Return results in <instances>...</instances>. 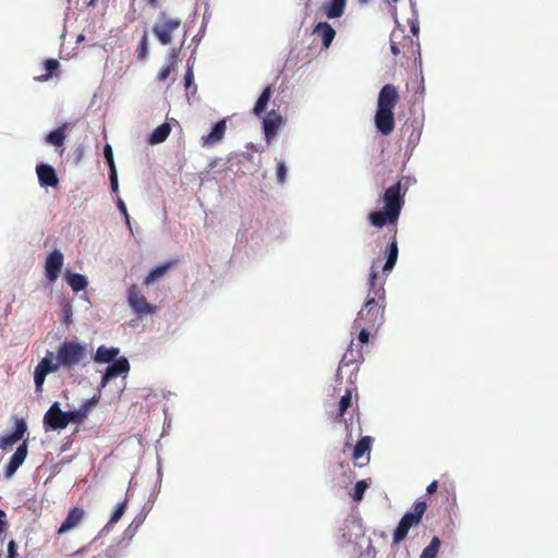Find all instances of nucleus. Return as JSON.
I'll return each instance as SVG.
<instances>
[{
    "instance_id": "nucleus-1",
    "label": "nucleus",
    "mask_w": 558,
    "mask_h": 558,
    "mask_svg": "<svg viewBox=\"0 0 558 558\" xmlns=\"http://www.w3.org/2000/svg\"><path fill=\"white\" fill-rule=\"evenodd\" d=\"M377 278L378 271L373 265L368 278V294L355 319V323L363 322L371 328H378L384 323L385 289L384 283L377 284Z\"/></svg>"
},
{
    "instance_id": "nucleus-2",
    "label": "nucleus",
    "mask_w": 558,
    "mask_h": 558,
    "mask_svg": "<svg viewBox=\"0 0 558 558\" xmlns=\"http://www.w3.org/2000/svg\"><path fill=\"white\" fill-rule=\"evenodd\" d=\"M401 191L402 185L400 181L396 182L385 191L381 197L384 210L371 211L367 216L372 226L383 228L385 225L397 223L404 204Z\"/></svg>"
},
{
    "instance_id": "nucleus-3",
    "label": "nucleus",
    "mask_w": 558,
    "mask_h": 558,
    "mask_svg": "<svg viewBox=\"0 0 558 558\" xmlns=\"http://www.w3.org/2000/svg\"><path fill=\"white\" fill-rule=\"evenodd\" d=\"M87 359V344L73 340H64L60 343L56 360L59 361L62 369L72 371Z\"/></svg>"
},
{
    "instance_id": "nucleus-4",
    "label": "nucleus",
    "mask_w": 558,
    "mask_h": 558,
    "mask_svg": "<svg viewBox=\"0 0 558 558\" xmlns=\"http://www.w3.org/2000/svg\"><path fill=\"white\" fill-rule=\"evenodd\" d=\"M181 25L180 19H168L165 13L160 14V21L153 26V33L163 46L171 43V34Z\"/></svg>"
},
{
    "instance_id": "nucleus-5",
    "label": "nucleus",
    "mask_w": 558,
    "mask_h": 558,
    "mask_svg": "<svg viewBox=\"0 0 558 558\" xmlns=\"http://www.w3.org/2000/svg\"><path fill=\"white\" fill-rule=\"evenodd\" d=\"M130 372V363L128 357L120 356L119 360L113 361L108 364L105 371L102 372V376L99 383L98 389L101 390L107 387V385L114 378L119 376L125 377Z\"/></svg>"
},
{
    "instance_id": "nucleus-6",
    "label": "nucleus",
    "mask_w": 558,
    "mask_h": 558,
    "mask_svg": "<svg viewBox=\"0 0 558 558\" xmlns=\"http://www.w3.org/2000/svg\"><path fill=\"white\" fill-rule=\"evenodd\" d=\"M128 303L138 316L149 315L156 312V307L147 302L136 284L131 286L128 290Z\"/></svg>"
},
{
    "instance_id": "nucleus-7",
    "label": "nucleus",
    "mask_w": 558,
    "mask_h": 558,
    "mask_svg": "<svg viewBox=\"0 0 558 558\" xmlns=\"http://www.w3.org/2000/svg\"><path fill=\"white\" fill-rule=\"evenodd\" d=\"M46 429L58 430L66 427L64 411L61 410L58 401L53 402L44 415Z\"/></svg>"
},
{
    "instance_id": "nucleus-8",
    "label": "nucleus",
    "mask_w": 558,
    "mask_h": 558,
    "mask_svg": "<svg viewBox=\"0 0 558 558\" xmlns=\"http://www.w3.org/2000/svg\"><path fill=\"white\" fill-rule=\"evenodd\" d=\"M398 101L399 94L396 86L392 84H386L379 90L376 110L393 111Z\"/></svg>"
},
{
    "instance_id": "nucleus-9",
    "label": "nucleus",
    "mask_w": 558,
    "mask_h": 558,
    "mask_svg": "<svg viewBox=\"0 0 558 558\" xmlns=\"http://www.w3.org/2000/svg\"><path fill=\"white\" fill-rule=\"evenodd\" d=\"M63 254L60 250L54 248L46 258L45 275L49 282L53 283L59 278L61 268L63 266Z\"/></svg>"
},
{
    "instance_id": "nucleus-10",
    "label": "nucleus",
    "mask_w": 558,
    "mask_h": 558,
    "mask_svg": "<svg viewBox=\"0 0 558 558\" xmlns=\"http://www.w3.org/2000/svg\"><path fill=\"white\" fill-rule=\"evenodd\" d=\"M28 453V447L26 442L21 444L14 453L11 456L8 464L4 468L3 476L5 478H11L19 468L24 463Z\"/></svg>"
},
{
    "instance_id": "nucleus-11",
    "label": "nucleus",
    "mask_w": 558,
    "mask_h": 558,
    "mask_svg": "<svg viewBox=\"0 0 558 558\" xmlns=\"http://www.w3.org/2000/svg\"><path fill=\"white\" fill-rule=\"evenodd\" d=\"M283 123L282 117L275 110L269 111L263 119V131L265 140L269 144L277 135L278 130Z\"/></svg>"
},
{
    "instance_id": "nucleus-12",
    "label": "nucleus",
    "mask_w": 558,
    "mask_h": 558,
    "mask_svg": "<svg viewBox=\"0 0 558 558\" xmlns=\"http://www.w3.org/2000/svg\"><path fill=\"white\" fill-rule=\"evenodd\" d=\"M36 173L38 177V182L43 187H54L59 184L57 172L54 168L49 163H37Z\"/></svg>"
},
{
    "instance_id": "nucleus-13",
    "label": "nucleus",
    "mask_w": 558,
    "mask_h": 558,
    "mask_svg": "<svg viewBox=\"0 0 558 558\" xmlns=\"http://www.w3.org/2000/svg\"><path fill=\"white\" fill-rule=\"evenodd\" d=\"M374 123L379 133L389 135L395 129L393 111L376 110Z\"/></svg>"
},
{
    "instance_id": "nucleus-14",
    "label": "nucleus",
    "mask_w": 558,
    "mask_h": 558,
    "mask_svg": "<svg viewBox=\"0 0 558 558\" xmlns=\"http://www.w3.org/2000/svg\"><path fill=\"white\" fill-rule=\"evenodd\" d=\"M27 430V424L24 418H17L12 433L0 437V449H7L20 441Z\"/></svg>"
},
{
    "instance_id": "nucleus-15",
    "label": "nucleus",
    "mask_w": 558,
    "mask_h": 558,
    "mask_svg": "<svg viewBox=\"0 0 558 558\" xmlns=\"http://www.w3.org/2000/svg\"><path fill=\"white\" fill-rule=\"evenodd\" d=\"M426 508V501L417 500L413 504L412 509L402 515L400 521H405V525L410 529L417 526L423 519Z\"/></svg>"
},
{
    "instance_id": "nucleus-16",
    "label": "nucleus",
    "mask_w": 558,
    "mask_h": 558,
    "mask_svg": "<svg viewBox=\"0 0 558 558\" xmlns=\"http://www.w3.org/2000/svg\"><path fill=\"white\" fill-rule=\"evenodd\" d=\"M426 508V501L417 500L413 504L412 509L402 515L400 521H405V525L410 529L417 526L423 519Z\"/></svg>"
},
{
    "instance_id": "nucleus-17",
    "label": "nucleus",
    "mask_w": 558,
    "mask_h": 558,
    "mask_svg": "<svg viewBox=\"0 0 558 558\" xmlns=\"http://www.w3.org/2000/svg\"><path fill=\"white\" fill-rule=\"evenodd\" d=\"M399 256V247L396 236H392L389 244L385 248V265L383 266V274L389 276L393 270Z\"/></svg>"
},
{
    "instance_id": "nucleus-18",
    "label": "nucleus",
    "mask_w": 558,
    "mask_h": 558,
    "mask_svg": "<svg viewBox=\"0 0 558 558\" xmlns=\"http://www.w3.org/2000/svg\"><path fill=\"white\" fill-rule=\"evenodd\" d=\"M120 349L117 347L99 345L93 355V361L96 364H110L119 360Z\"/></svg>"
},
{
    "instance_id": "nucleus-19",
    "label": "nucleus",
    "mask_w": 558,
    "mask_h": 558,
    "mask_svg": "<svg viewBox=\"0 0 558 558\" xmlns=\"http://www.w3.org/2000/svg\"><path fill=\"white\" fill-rule=\"evenodd\" d=\"M227 129L226 119L217 121L213 126L210 132L202 137L203 146H215L218 144L225 136Z\"/></svg>"
},
{
    "instance_id": "nucleus-20",
    "label": "nucleus",
    "mask_w": 558,
    "mask_h": 558,
    "mask_svg": "<svg viewBox=\"0 0 558 558\" xmlns=\"http://www.w3.org/2000/svg\"><path fill=\"white\" fill-rule=\"evenodd\" d=\"M313 34L320 37L322 46L325 49L331 46L336 37L335 28L327 22H318L313 29Z\"/></svg>"
},
{
    "instance_id": "nucleus-21",
    "label": "nucleus",
    "mask_w": 558,
    "mask_h": 558,
    "mask_svg": "<svg viewBox=\"0 0 558 558\" xmlns=\"http://www.w3.org/2000/svg\"><path fill=\"white\" fill-rule=\"evenodd\" d=\"M84 514H85V512L83 509L77 508V507L72 508L69 511L64 521L59 526L58 533L64 534V533L69 532L70 530L74 529L75 526H77V524L83 519Z\"/></svg>"
},
{
    "instance_id": "nucleus-22",
    "label": "nucleus",
    "mask_w": 558,
    "mask_h": 558,
    "mask_svg": "<svg viewBox=\"0 0 558 558\" xmlns=\"http://www.w3.org/2000/svg\"><path fill=\"white\" fill-rule=\"evenodd\" d=\"M53 359H56L53 353L48 351L35 368L41 371L43 373H45L47 375L51 374V373H56L59 369H62L61 365L59 364V361L58 360L53 361Z\"/></svg>"
},
{
    "instance_id": "nucleus-23",
    "label": "nucleus",
    "mask_w": 558,
    "mask_h": 558,
    "mask_svg": "<svg viewBox=\"0 0 558 558\" xmlns=\"http://www.w3.org/2000/svg\"><path fill=\"white\" fill-rule=\"evenodd\" d=\"M65 280L74 292L84 291L88 284L87 278L84 275L71 272L70 270L65 271Z\"/></svg>"
},
{
    "instance_id": "nucleus-24",
    "label": "nucleus",
    "mask_w": 558,
    "mask_h": 558,
    "mask_svg": "<svg viewBox=\"0 0 558 558\" xmlns=\"http://www.w3.org/2000/svg\"><path fill=\"white\" fill-rule=\"evenodd\" d=\"M66 128H68V124L64 123L61 126L50 131L46 135V143L54 146L56 150H58V147L62 146L65 141V129Z\"/></svg>"
},
{
    "instance_id": "nucleus-25",
    "label": "nucleus",
    "mask_w": 558,
    "mask_h": 558,
    "mask_svg": "<svg viewBox=\"0 0 558 558\" xmlns=\"http://www.w3.org/2000/svg\"><path fill=\"white\" fill-rule=\"evenodd\" d=\"M345 4L347 0H330V2L324 7L326 16L330 20L340 17L344 12Z\"/></svg>"
},
{
    "instance_id": "nucleus-26",
    "label": "nucleus",
    "mask_w": 558,
    "mask_h": 558,
    "mask_svg": "<svg viewBox=\"0 0 558 558\" xmlns=\"http://www.w3.org/2000/svg\"><path fill=\"white\" fill-rule=\"evenodd\" d=\"M271 95H272V87H271V85H267L262 90L260 95L258 96V98L254 105V108H253L254 114L260 116L266 110Z\"/></svg>"
},
{
    "instance_id": "nucleus-27",
    "label": "nucleus",
    "mask_w": 558,
    "mask_h": 558,
    "mask_svg": "<svg viewBox=\"0 0 558 558\" xmlns=\"http://www.w3.org/2000/svg\"><path fill=\"white\" fill-rule=\"evenodd\" d=\"M171 131V128L168 123H162L158 125L149 135L148 142L150 145H157L167 140Z\"/></svg>"
},
{
    "instance_id": "nucleus-28",
    "label": "nucleus",
    "mask_w": 558,
    "mask_h": 558,
    "mask_svg": "<svg viewBox=\"0 0 558 558\" xmlns=\"http://www.w3.org/2000/svg\"><path fill=\"white\" fill-rule=\"evenodd\" d=\"M371 445H372V437L371 436H364L362 437L353 449V459L359 460L361 459L365 453H368L371 451Z\"/></svg>"
},
{
    "instance_id": "nucleus-29",
    "label": "nucleus",
    "mask_w": 558,
    "mask_h": 558,
    "mask_svg": "<svg viewBox=\"0 0 558 558\" xmlns=\"http://www.w3.org/2000/svg\"><path fill=\"white\" fill-rule=\"evenodd\" d=\"M169 267H170V264L166 263V264H162V265H159V266L153 268L148 272V275L145 277L144 284L150 286L153 282H155L156 280L163 277L165 274L167 272V270L169 269Z\"/></svg>"
},
{
    "instance_id": "nucleus-30",
    "label": "nucleus",
    "mask_w": 558,
    "mask_h": 558,
    "mask_svg": "<svg viewBox=\"0 0 558 558\" xmlns=\"http://www.w3.org/2000/svg\"><path fill=\"white\" fill-rule=\"evenodd\" d=\"M441 541L438 536H434L430 543L423 549L421 558H437Z\"/></svg>"
},
{
    "instance_id": "nucleus-31",
    "label": "nucleus",
    "mask_w": 558,
    "mask_h": 558,
    "mask_svg": "<svg viewBox=\"0 0 558 558\" xmlns=\"http://www.w3.org/2000/svg\"><path fill=\"white\" fill-rule=\"evenodd\" d=\"M60 66V63L57 59H47L45 62H44V68L45 70L47 71L46 74H43L38 77H36V80L38 82H47L48 80L51 78L52 76V73Z\"/></svg>"
},
{
    "instance_id": "nucleus-32",
    "label": "nucleus",
    "mask_w": 558,
    "mask_h": 558,
    "mask_svg": "<svg viewBox=\"0 0 558 558\" xmlns=\"http://www.w3.org/2000/svg\"><path fill=\"white\" fill-rule=\"evenodd\" d=\"M410 530L405 521H399L392 534V544L398 545L404 541Z\"/></svg>"
},
{
    "instance_id": "nucleus-33",
    "label": "nucleus",
    "mask_w": 558,
    "mask_h": 558,
    "mask_svg": "<svg viewBox=\"0 0 558 558\" xmlns=\"http://www.w3.org/2000/svg\"><path fill=\"white\" fill-rule=\"evenodd\" d=\"M100 396H94L89 399H86L77 410V412L81 414V417L83 421L87 417L88 413L92 411V409L99 402Z\"/></svg>"
},
{
    "instance_id": "nucleus-34",
    "label": "nucleus",
    "mask_w": 558,
    "mask_h": 558,
    "mask_svg": "<svg viewBox=\"0 0 558 558\" xmlns=\"http://www.w3.org/2000/svg\"><path fill=\"white\" fill-rule=\"evenodd\" d=\"M195 51H193L192 56L187 59L186 62V72L184 75V86L186 90H189L194 85V73H193V66L195 62V58L193 57Z\"/></svg>"
},
{
    "instance_id": "nucleus-35",
    "label": "nucleus",
    "mask_w": 558,
    "mask_h": 558,
    "mask_svg": "<svg viewBox=\"0 0 558 558\" xmlns=\"http://www.w3.org/2000/svg\"><path fill=\"white\" fill-rule=\"evenodd\" d=\"M369 487V483L367 480L357 481L353 487V493L351 497L354 501H361L364 498V494L366 489Z\"/></svg>"
},
{
    "instance_id": "nucleus-36",
    "label": "nucleus",
    "mask_w": 558,
    "mask_h": 558,
    "mask_svg": "<svg viewBox=\"0 0 558 558\" xmlns=\"http://www.w3.org/2000/svg\"><path fill=\"white\" fill-rule=\"evenodd\" d=\"M145 519H146V513H144V512L138 513L133 519V521L128 526V529L125 530V532H124L125 535L129 536V537H133V535L137 532L140 526L144 523Z\"/></svg>"
},
{
    "instance_id": "nucleus-37",
    "label": "nucleus",
    "mask_w": 558,
    "mask_h": 558,
    "mask_svg": "<svg viewBox=\"0 0 558 558\" xmlns=\"http://www.w3.org/2000/svg\"><path fill=\"white\" fill-rule=\"evenodd\" d=\"M148 36L147 33L145 32L137 47V58L140 60H145L148 56Z\"/></svg>"
},
{
    "instance_id": "nucleus-38",
    "label": "nucleus",
    "mask_w": 558,
    "mask_h": 558,
    "mask_svg": "<svg viewBox=\"0 0 558 558\" xmlns=\"http://www.w3.org/2000/svg\"><path fill=\"white\" fill-rule=\"evenodd\" d=\"M352 396L351 391L347 390V392L339 400V413L338 416H343L345 411L351 407Z\"/></svg>"
},
{
    "instance_id": "nucleus-39",
    "label": "nucleus",
    "mask_w": 558,
    "mask_h": 558,
    "mask_svg": "<svg viewBox=\"0 0 558 558\" xmlns=\"http://www.w3.org/2000/svg\"><path fill=\"white\" fill-rule=\"evenodd\" d=\"M288 174V167L284 161L280 160L277 162L276 177L277 182L281 185L286 183Z\"/></svg>"
},
{
    "instance_id": "nucleus-40",
    "label": "nucleus",
    "mask_w": 558,
    "mask_h": 558,
    "mask_svg": "<svg viewBox=\"0 0 558 558\" xmlns=\"http://www.w3.org/2000/svg\"><path fill=\"white\" fill-rule=\"evenodd\" d=\"M125 510H126V501L119 502L109 519V523L110 524L117 523L122 518Z\"/></svg>"
},
{
    "instance_id": "nucleus-41",
    "label": "nucleus",
    "mask_w": 558,
    "mask_h": 558,
    "mask_svg": "<svg viewBox=\"0 0 558 558\" xmlns=\"http://www.w3.org/2000/svg\"><path fill=\"white\" fill-rule=\"evenodd\" d=\"M60 319L68 325L73 323V308L71 304L66 303L63 305Z\"/></svg>"
},
{
    "instance_id": "nucleus-42",
    "label": "nucleus",
    "mask_w": 558,
    "mask_h": 558,
    "mask_svg": "<svg viewBox=\"0 0 558 558\" xmlns=\"http://www.w3.org/2000/svg\"><path fill=\"white\" fill-rule=\"evenodd\" d=\"M64 416L66 420V426L70 423L80 424L83 422V418L81 417V414L77 412L76 409L64 411Z\"/></svg>"
},
{
    "instance_id": "nucleus-43",
    "label": "nucleus",
    "mask_w": 558,
    "mask_h": 558,
    "mask_svg": "<svg viewBox=\"0 0 558 558\" xmlns=\"http://www.w3.org/2000/svg\"><path fill=\"white\" fill-rule=\"evenodd\" d=\"M47 374L43 373L41 371L35 368L34 369V384L36 391H40L43 388V385L45 383Z\"/></svg>"
},
{
    "instance_id": "nucleus-44",
    "label": "nucleus",
    "mask_w": 558,
    "mask_h": 558,
    "mask_svg": "<svg viewBox=\"0 0 558 558\" xmlns=\"http://www.w3.org/2000/svg\"><path fill=\"white\" fill-rule=\"evenodd\" d=\"M104 157L106 159L109 170L111 169V167H116L114 159H113V150H112L111 145H109V144L105 145Z\"/></svg>"
},
{
    "instance_id": "nucleus-45",
    "label": "nucleus",
    "mask_w": 558,
    "mask_h": 558,
    "mask_svg": "<svg viewBox=\"0 0 558 558\" xmlns=\"http://www.w3.org/2000/svg\"><path fill=\"white\" fill-rule=\"evenodd\" d=\"M109 181L112 192L118 193L119 191V182H118V172L116 167H111L109 170Z\"/></svg>"
},
{
    "instance_id": "nucleus-46",
    "label": "nucleus",
    "mask_w": 558,
    "mask_h": 558,
    "mask_svg": "<svg viewBox=\"0 0 558 558\" xmlns=\"http://www.w3.org/2000/svg\"><path fill=\"white\" fill-rule=\"evenodd\" d=\"M209 14H207V12H205L204 16H203V23H202V26H199V32L197 35H195L193 37V41L195 43H199L205 34V29L207 27V23H208V20H209Z\"/></svg>"
},
{
    "instance_id": "nucleus-47",
    "label": "nucleus",
    "mask_w": 558,
    "mask_h": 558,
    "mask_svg": "<svg viewBox=\"0 0 558 558\" xmlns=\"http://www.w3.org/2000/svg\"><path fill=\"white\" fill-rule=\"evenodd\" d=\"M173 69H174V64H173V62H169L167 65H165V66L160 70V72H159V74H158V80H159L160 82L166 81V80L169 77V75L171 74V72L173 71Z\"/></svg>"
},
{
    "instance_id": "nucleus-48",
    "label": "nucleus",
    "mask_w": 558,
    "mask_h": 558,
    "mask_svg": "<svg viewBox=\"0 0 558 558\" xmlns=\"http://www.w3.org/2000/svg\"><path fill=\"white\" fill-rule=\"evenodd\" d=\"M7 554H8V558H16L17 557V546L13 539H11L8 543Z\"/></svg>"
},
{
    "instance_id": "nucleus-49",
    "label": "nucleus",
    "mask_w": 558,
    "mask_h": 558,
    "mask_svg": "<svg viewBox=\"0 0 558 558\" xmlns=\"http://www.w3.org/2000/svg\"><path fill=\"white\" fill-rule=\"evenodd\" d=\"M118 208H119L120 213L124 216L126 225L129 227H131L130 216L128 214L126 206L121 198H119V201H118Z\"/></svg>"
},
{
    "instance_id": "nucleus-50",
    "label": "nucleus",
    "mask_w": 558,
    "mask_h": 558,
    "mask_svg": "<svg viewBox=\"0 0 558 558\" xmlns=\"http://www.w3.org/2000/svg\"><path fill=\"white\" fill-rule=\"evenodd\" d=\"M369 331L364 327L360 330L357 339L361 343L366 344L369 341Z\"/></svg>"
},
{
    "instance_id": "nucleus-51",
    "label": "nucleus",
    "mask_w": 558,
    "mask_h": 558,
    "mask_svg": "<svg viewBox=\"0 0 558 558\" xmlns=\"http://www.w3.org/2000/svg\"><path fill=\"white\" fill-rule=\"evenodd\" d=\"M8 527L7 514L0 509V534H2Z\"/></svg>"
},
{
    "instance_id": "nucleus-52",
    "label": "nucleus",
    "mask_w": 558,
    "mask_h": 558,
    "mask_svg": "<svg viewBox=\"0 0 558 558\" xmlns=\"http://www.w3.org/2000/svg\"><path fill=\"white\" fill-rule=\"evenodd\" d=\"M178 56H179V49H174V48L171 49L168 54L169 62H173V64L175 65Z\"/></svg>"
},
{
    "instance_id": "nucleus-53",
    "label": "nucleus",
    "mask_w": 558,
    "mask_h": 558,
    "mask_svg": "<svg viewBox=\"0 0 558 558\" xmlns=\"http://www.w3.org/2000/svg\"><path fill=\"white\" fill-rule=\"evenodd\" d=\"M410 28H411V33L414 36H418L420 26H418V23L416 21H411Z\"/></svg>"
},
{
    "instance_id": "nucleus-54",
    "label": "nucleus",
    "mask_w": 558,
    "mask_h": 558,
    "mask_svg": "<svg viewBox=\"0 0 558 558\" xmlns=\"http://www.w3.org/2000/svg\"><path fill=\"white\" fill-rule=\"evenodd\" d=\"M438 483L437 481H433L426 488L427 494H434L437 490Z\"/></svg>"
},
{
    "instance_id": "nucleus-55",
    "label": "nucleus",
    "mask_w": 558,
    "mask_h": 558,
    "mask_svg": "<svg viewBox=\"0 0 558 558\" xmlns=\"http://www.w3.org/2000/svg\"><path fill=\"white\" fill-rule=\"evenodd\" d=\"M390 50H391L392 54H395V56H398V54L400 53V49H399V47L397 46V44H395V43H392V44L390 45Z\"/></svg>"
},
{
    "instance_id": "nucleus-56",
    "label": "nucleus",
    "mask_w": 558,
    "mask_h": 558,
    "mask_svg": "<svg viewBox=\"0 0 558 558\" xmlns=\"http://www.w3.org/2000/svg\"><path fill=\"white\" fill-rule=\"evenodd\" d=\"M351 362V360L348 359V353H345L340 362V365H347Z\"/></svg>"
},
{
    "instance_id": "nucleus-57",
    "label": "nucleus",
    "mask_w": 558,
    "mask_h": 558,
    "mask_svg": "<svg viewBox=\"0 0 558 558\" xmlns=\"http://www.w3.org/2000/svg\"><path fill=\"white\" fill-rule=\"evenodd\" d=\"M247 147H250V148L254 149L255 151H260V150H263V147H262V146H255L253 143H250V144L247 145Z\"/></svg>"
},
{
    "instance_id": "nucleus-58",
    "label": "nucleus",
    "mask_w": 558,
    "mask_h": 558,
    "mask_svg": "<svg viewBox=\"0 0 558 558\" xmlns=\"http://www.w3.org/2000/svg\"><path fill=\"white\" fill-rule=\"evenodd\" d=\"M218 165V159H214L209 162L208 168L214 169Z\"/></svg>"
},
{
    "instance_id": "nucleus-59",
    "label": "nucleus",
    "mask_w": 558,
    "mask_h": 558,
    "mask_svg": "<svg viewBox=\"0 0 558 558\" xmlns=\"http://www.w3.org/2000/svg\"><path fill=\"white\" fill-rule=\"evenodd\" d=\"M84 39H85V36L83 34H80L76 38V43H82V41H84Z\"/></svg>"
},
{
    "instance_id": "nucleus-60",
    "label": "nucleus",
    "mask_w": 558,
    "mask_h": 558,
    "mask_svg": "<svg viewBox=\"0 0 558 558\" xmlns=\"http://www.w3.org/2000/svg\"><path fill=\"white\" fill-rule=\"evenodd\" d=\"M388 4H395L397 3L399 0H386Z\"/></svg>"
},
{
    "instance_id": "nucleus-61",
    "label": "nucleus",
    "mask_w": 558,
    "mask_h": 558,
    "mask_svg": "<svg viewBox=\"0 0 558 558\" xmlns=\"http://www.w3.org/2000/svg\"><path fill=\"white\" fill-rule=\"evenodd\" d=\"M96 1H97V0H89L88 5L94 7V5L96 4Z\"/></svg>"
},
{
    "instance_id": "nucleus-62",
    "label": "nucleus",
    "mask_w": 558,
    "mask_h": 558,
    "mask_svg": "<svg viewBox=\"0 0 558 558\" xmlns=\"http://www.w3.org/2000/svg\"><path fill=\"white\" fill-rule=\"evenodd\" d=\"M149 3H150L151 5H156L157 0H149Z\"/></svg>"
},
{
    "instance_id": "nucleus-63",
    "label": "nucleus",
    "mask_w": 558,
    "mask_h": 558,
    "mask_svg": "<svg viewBox=\"0 0 558 558\" xmlns=\"http://www.w3.org/2000/svg\"><path fill=\"white\" fill-rule=\"evenodd\" d=\"M368 0H360L361 3H366Z\"/></svg>"
}]
</instances>
